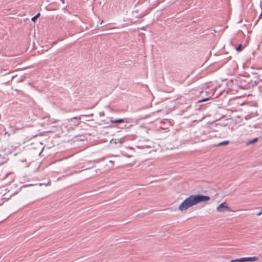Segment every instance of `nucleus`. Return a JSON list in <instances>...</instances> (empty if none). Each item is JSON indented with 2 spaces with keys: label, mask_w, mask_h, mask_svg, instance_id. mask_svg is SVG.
<instances>
[{
  "label": "nucleus",
  "mask_w": 262,
  "mask_h": 262,
  "mask_svg": "<svg viewBox=\"0 0 262 262\" xmlns=\"http://www.w3.org/2000/svg\"><path fill=\"white\" fill-rule=\"evenodd\" d=\"M210 200V197L200 194H192L186 198L179 206L178 209L181 211H186L189 208L203 202H207Z\"/></svg>",
  "instance_id": "nucleus-1"
},
{
  "label": "nucleus",
  "mask_w": 262,
  "mask_h": 262,
  "mask_svg": "<svg viewBox=\"0 0 262 262\" xmlns=\"http://www.w3.org/2000/svg\"><path fill=\"white\" fill-rule=\"evenodd\" d=\"M218 212H224L225 211H231V210L228 206L226 202H223L220 204L216 208Z\"/></svg>",
  "instance_id": "nucleus-2"
},
{
  "label": "nucleus",
  "mask_w": 262,
  "mask_h": 262,
  "mask_svg": "<svg viewBox=\"0 0 262 262\" xmlns=\"http://www.w3.org/2000/svg\"><path fill=\"white\" fill-rule=\"evenodd\" d=\"M258 259L256 256L243 257V262L245 261H255Z\"/></svg>",
  "instance_id": "nucleus-3"
},
{
  "label": "nucleus",
  "mask_w": 262,
  "mask_h": 262,
  "mask_svg": "<svg viewBox=\"0 0 262 262\" xmlns=\"http://www.w3.org/2000/svg\"><path fill=\"white\" fill-rule=\"evenodd\" d=\"M110 121H111V122L113 123H118L123 122L124 121V119H115V120H111Z\"/></svg>",
  "instance_id": "nucleus-4"
},
{
  "label": "nucleus",
  "mask_w": 262,
  "mask_h": 262,
  "mask_svg": "<svg viewBox=\"0 0 262 262\" xmlns=\"http://www.w3.org/2000/svg\"><path fill=\"white\" fill-rule=\"evenodd\" d=\"M257 140H258L257 138H255L253 139L252 140L249 141L247 143V145H250V144H254V143H255V142H256L257 141Z\"/></svg>",
  "instance_id": "nucleus-5"
},
{
  "label": "nucleus",
  "mask_w": 262,
  "mask_h": 262,
  "mask_svg": "<svg viewBox=\"0 0 262 262\" xmlns=\"http://www.w3.org/2000/svg\"><path fill=\"white\" fill-rule=\"evenodd\" d=\"M229 142L228 141H224L219 143L217 144V146H222V145H227L229 144Z\"/></svg>",
  "instance_id": "nucleus-6"
},
{
  "label": "nucleus",
  "mask_w": 262,
  "mask_h": 262,
  "mask_svg": "<svg viewBox=\"0 0 262 262\" xmlns=\"http://www.w3.org/2000/svg\"><path fill=\"white\" fill-rule=\"evenodd\" d=\"M231 262H243V257L235 259H232Z\"/></svg>",
  "instance_id": "nucleus-7"
},
{
  "label": "nucleus",
  "mask_w": 262,
  "mask_h": 262,
  "mask_svg": "<svg viewBox=\"0 0 262 262\" xmlns=\"http://www.w3.org/2000/svg\"><path fill=\"white\" fill-rule=\"evenodd\" d=\"M40 14L39 13H37L35 16H33L31 18L32 21H34L36 20V19L37 18L40 16Z\"/></svg>",
  "instance_id": "nucleus-8"
},
{
  "label": "nucleus",
  "mask_w": 262,
  "mask_h": 262,
  "mask_svg": "<svg viewBox=\"0 0 262 262\" xmlns=\"http://www.w3.org/2000/svg\"><path fill=\"white\" fill-rule=\"evenodd\" d=\"M241 48H242V45H239L236 48V50L237 51H241Z\"/></svg>",
  "instance_id": "nucleus-9"
},
{
  "label": "nucleus",
  "mask_w": 262,
  "mask_h": 262,
  "mask_svg": "<svg viewBox=\"0 0 262 262\" xmlns=\"http://www.w3.org/2000/svg\"><path fill=\"white\" fill-rule=\"evenodd\" d=\"M208 99H209L208 98H207V99H203V100H202L200 101V102H203V101H205L208 100Z\"/></svg>",
  "instance_id": "nucleus-10"
},
{
  "label": "nucleus",
  "mask_w": 262,
  "mask_h": 262,
  "mask_svg": "<svg viewBox=\"0 0 262 262\" xmlns=\"http://www.w3.org/2000/svg\"><path fill=\"white\" fill-rule=\"evenodd\" d=\"M262 18V12L260 14L259 16V18Z\"/></svg>",
  "instance_id": "nucleus-11"
},
{
  "label": "nucleus",
  "mask_w": 262,
  "mask_h": 262,
  "mask_svg": "<svg viewBox=\"0 0 262 262\" xmlns=\"http://www.w3.org/2000/svg\"><path fill=\"white\" fill-rule=\"evenodd\" d=\"M12 173L10 172L6 175V177H8V176L12 175Z\"/></svg>",
  "instance_id": "nucleus-12"
},
{
  "label": "nucleus",
  "mask_w": 262,
  "mask_h": 262,
  "mask_svg": "<svg viewBox=\"0 0 262 262\" xmlns=\"http://www.w3.org/2000/svg\"><path fill=\"white\" fill-rule=\"evenodd\" d=\"M62 4H64V0H60Z\"/></svg>",
  "instance_id": "nucleus-13"
},
{
  "label": "nucleus",
  "mask_w": 262,
  "mask_h": 262,
  "mask_svg": "<svg viewBox=\"0 0 262 262\" xmlns=\"http://www.w3.org/2000/svg\"><path fill=\"white\" fill-rule=\"evenodd\" d=\"M57 43V42L55 41L53 42L52 45H56Z\"/></svg>",
  "instance_id": "nucleus-14"
},
{
  "label": "nucleus",
  "mask_w": 262,
  "mask_h": 262,
  "mask_svg": "<svg viewBox=\"0 0 262 262\" xmlns=\"http://www.w3.org/2000/svg\"><path fill=\"white\" fill-rule=\"evenodd\" d=\"M261 213H262V212H259V213L257 214V215H260Z\"/></svg>",
  "instance_id": "nucleus-15"
},
{
  "label": "nucleus",
  "mask_w": 262,
  "mask_h": 262,
  "mask_svg": "<svg viewBox=\"0 0 262 262\" xmlns=\"http://www.w3.org/2000/svg\"><path fill=\"white\" fill-rule=\"evenodd\" d=\"M110 162H111V163H113L114 162L113 161H110Z\"/></svg>",
  "instance_id": "nucleus-16"
}]
</instances>
